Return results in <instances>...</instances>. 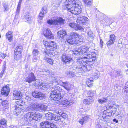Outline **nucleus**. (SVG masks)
<instances>
[{"label": "nucleus", "instance_id": "obj_20", "mask_svg": "<svg viewBox=\"0 0 128 128\" xmlns=\"http://www.w3.org/2000/svg\"><path fill=\"white\" fill-rule=\"evenodd\" d=\"M88 18L85 16L79 17L77 20V22L79 24H82L88 20Z\"/></svg>", "mask_w": 128, "mask_h": 128}, {"label": "nucleus", "instance_id": "obj_38", "mask_svg": "<svg viewBox=\"0 0 128 128\" xmlns=\"http://www.w3.org/2000/svg\"><path fill=\"white\" fill-rule=\"evenodd\" d=\"M24 18L28 21H30L31 20V18L29 16V12H27L24 15Z\"/></svg>", "mask_w": 128, "mask_h": 128}, {"label": "nucleus", "instance_id": "obj_4", "mask_svg": "<svg viewBox=\"0 0 128 128\" xmlns=\"http://www.w3.org/2000/svg\"><path fill=\"white\" fill-rule=\"evenodd\" d=\"M82 40V37L77 33L73 32L70 33L69 38L67 39L68 42L70 44H77L78 43V41Z\"/></svg>", "mask_w": 128, "mask_h": 128}, {"label": "nucleus", "instance_id": "obj_17", "mask_svg": "<svg viewBox=\"0 0 128 128\" xmlns=\"http://www.w3.org/2000/svg\"><path fill=\"white\" fill-rule=\"evenodd\" d=\"M50 125V122L48 121H46L41 123L40 126L42 128H49Z\"/></svg>", "mask_w": 128, "mask_h": 128}, {"label": "nucleus", "instance_id": "obj_25", "mask_svg": "<svg viewBox=\"0 0 128 128\" xmlns=\"http://www.w3.org/2000/svg\"><path fill=\"white\" fill-rule=\"evenodd\" d=\"M52 80L54 82H56L58 84L62 86L64 82H62L61 80L58 78H53Z\"/></svg>", "mask_w": 128, "mask_h": 128}, {"label": "nucleus", "instance_id": "obj_46", "mask_svg": "<svg viewBox=\"0 0 128 128\" xmlns=\"http://www.w3.org/2000/svg\"><path fill=\"white\" fill-rule=\"evenodd\" d=\"M45 14H44V13L40 12L39 14V16L38 17L39 19L40 20H42Z\"/></svg>", "mask_w": 128, "mask_h": 128}, {"label": "nucleus", "instance_id": "obj_56", "mask_svg": "<svg viewBox=\"0 0 128 128\" xmlns=\"http://www.w3.org/2000/svg\"><path fill=\"white\" fill-rule=\"evenodd\" d=\"M6 68V64H4L3 66L2 70V71L5 72Z\"/></svg>", "mask_w": 128, "mask_h": 128}, {"label": "nucleus", "instance_id": "obj_47", "mask_svg": "<svg viewBox=\"0 0 128 128\" xmlns=\"http://www.w3.org/2000/svg\"><path fill=\"white\" fill-rule=\"evenodd\" d=\"M3 7L4 10V11H7L8 10L9 7L7 3H4L3 4Z\"/></svg>", "mask_w": 128, "mask_h": 128}, {"label": "nucleus", "instance_id": "obj_41", "mask_svg": "<svg viewBox=\"0 0 128 128\" xmlns=\"http://www.w3.org/2000/svg\"><path fill=\"white\" fill-rule=\"evenodd\" d=\"M33 54L34 56H40L39 51L36 49H34L33 52Z\"/></svg>", "mask_w": 128, "mask_h": 128}, {"label": "nucleus", "instance_id": "obj_14", "mask_svg": "<svg viewBox=\"0 0 128 128\" xmlns=\"http://www.w3.org/2000/svg\"><path fill=\"white\" fill-rule=\"evenodd\" d=\"M70 26L76 30H80L82 31L84 30V28L80 26L77 25L75 23H71L69 24Z\"/></svg>", "mask_w": 128, "mask_h": 128}, {"label": "nucleus", "instance_id": "obj_30", "mask_svg": "<svg viewBox=\"0 0 128 128\" xmlns=\"http://www.w3.org/2000/svg\"><path fill=\"white\" fill-rule=\"evenodd\" d=\"M22 57V54L19 52L15 53L14 58L15 59L17 60L20 59Z\"/></svg>", "mask_w": 128, "mask_h": 128}, {"label": "nucleus", "instance_id": "obj_34", "mask_svg": "<svg viewBox=\"0 0 128 128\" xmlns=\"http://www.w3.org/2000/svg\"><path fill=\"white\" fill-rule=\"evenodd\" d=\"M108 99L107 98H103L102 99H99L98 100V102L101 104H102L103 103H106L107 102Z\"/></svg>", "mask_w": 128, "mask_h": 128}, {"label": "nucleus", "instance_id": "obj_61", "mask_svg": "<svg viewBox=\"0 0 128 128\" xmlns=\"http://www.w3.org/2000/svg\"><path fill=\"white\" fill-rule=\"evenodd\" d=\"M22 1V0H20L18 6H21V4Z\"/></svg>", "mask_w": 128, "mask_h": 128}, {"label": "nucleus", "instance_id": "obj_48", "mask_svg": "<svg viewBox=\"0 0 128 128\" xmlns=\"http://www.w3.org/2000/svg\"><path fill=\"white\" fill-rule=\"evenodd\" d=\"M60 118L59 116L54 115V116H53V120H54L55 121H57L60 120Z\"/></svg>", "mask_w": 128, "mask_h": 128}, {"label": "nucleus", "instance_id": "obj_9", "mask_svg": "<svg viewBox=\"0 0 128 128\" xmlns=\"http://www.w3.org/2000/svg\"><path fill=\"white\" fill-rule=\"evenodd\" d=\"M32 95L35 98H38L40 100L45 98V95L40 92H32Z\"/></svg>", "mask_w": 128, "mask_h": 128}, {"label": "nucleus", "instance_id": "obj_54", "mask_svg": "<svg viewBox=\"0 0 128 128\" xmlns=\"http://www.w3.org/2000/svg\"><path fill=\"white\" fill-rule=\"evenodd\" d=\"M40 58V56H37V57L36 58L35 57H34L33 59V60L34 62H36V60H37L38 59Z\"/></svg>", "mask_w": 128, "mask_h": 128}, {"label": "nucleus", "instance_id": "obj_15", "mask_svg": "<svg viewBox=\"0 0 128 128\" xmlns=\"http://www.w3.org/2000/svg\"><path fill=\"white\" fill-rule=\"evenodd\" d=\"M10 89L7 85L4 87L1 91V93L2 94L8 96V95L10 90Z\"/></svg>", "mask_w": 128, "mask_h": 128}, {"label": "nucleus", "instance_id": "obj_16", "mask_svg": "<svg viewBox=\"0 0 128 128\" xmlns=\"http://www.w3.org/2000/svg\"><path fill=\"white\" fill-rule=\"evenodd\" d=\"M15 109L14 111V114H16L17 115H18L21 113L22 112H23L24 110L23 107L21 108L18 106H15Z\"/></svg>", "mask_w": 128, "mask_h": 128}, {"label": "nucleus", "instance_id": "obj_2", "mask_svg": "<svg viewBox=\"0 0 128 128\" xmlns=\"http://www.w3.org/2000/svg\"><path fill=\"white\" fill-rule=\"evenodd\" d=\"M77 0H66L65 5L68 10L74 14H78L82 11L81 7L76 2Z\"/></svg>", "mask_w": 128, "mask_h": 128}, {"label": "nucleus", "instance_id": "obj_52", "mask_svg": "<svg viewBox=\"0 0 128 128\" xmlns=\"http://www.w3.org/2000/svg\"><path fill=\"white\" fill-rule=\"evenodd\" d=\"M48 87V84H42V86L40 87V88H42V89L44 90L46 89Z\"/></svg>", "mask_w": 128, "mask_h": 128}, {"label": "nucleus", "instance_id": "obj_29", "mask_svg": "<svg viewBox=\"0 0 128 128\" xmlns=\"http://www.w3.org/2000/svg\"><path fill=\"white\" fill-rule=\"evenodd\" d=\"M93 82V79L92 78H90L87 81L86 84L88 86L91 87L92 86Z\"/></svg>", "mask_w": 128, "mask_h": 128}, {"label": "nucleus", "instance_id": "obj_58", "mask_svg": "<svg viewBox=\"0 0 128 128\" xmlns=\"http://www.w3.org/2000/svg\"><path fill=\"white\" fill-rule=\"evenodd\" d=\"M100 45L101 46V48H102L103 46V42L101 39H100Z\"/></svg>", "mask_w": 128, "mask_h": 128}, {"label": "nucleus", "instance_id": "obj_33", "mask_svg": "<svg viewBox=\"0 0 128 128\" xmlns=\"http://www.w3.org/2000/svg\"><path fill=\"white\" fill-rule=\"evenodd\" d=\"M42 82H40L38 80L36 81L34 84V85L36 86V88H39L41 86H42Z\"/></svg>", "mask_w": 128, "mask_h": 128}, {"label": "nucleus", "instance_id": "obj_57", "mask_svg": "<svg viewBox=\"0 0 128 128\" xmlns=\"http://www.w3.org/2000/svg\"><path fill=\"white\" fill-rule=\"evenodd\" d=\"M121 73V71L120 70H118L117 71V75L118 76H120Z\"/></svg>", "mask_w": 128, "mask_h": 128}, {"label": "nucleus", "instance_id": "obj_64", "mask_svg": "<svg viewBox=\"0 0 128 128\" xmlns=\"http://www.w3.org/2000/svg\"><path fill=\"white\" fill-rule=\"evenodd\" d=\"M114 122H116V123H118V120H117L116 119H114Z\"/></svg>", "mask_w": 128, "mask_h": 128}, {"label": "nucleus", "instance_id": "obj_1", "mask_svg": "<svg viewBox=\"0 0 128 128\" xmlns=\"http://www.w3.org/2000/svg\"><path fill=\"white\" fill-rule=\"evenodd\" d=\"M88 48L84 46L77 50H74L72 51L73 54L74 55H84L82 58H79L77 60L79 63L78 68L79 69L80 72L90 71L92 68L93 64H90V62L96 60V54L90 52H88Z\"/></svg>", "mask_w": 128, "mask_h": 128}, {"label": "nucleus", "instance_id": "obj_37", "mask_svg": "<svg viewBox=\"0 0 128 128\" xmlns=\"http://www.w3.org/2000/svg\"><path fill=\"white\" fill-rule=\"evenodd\" d=\"M88 37L89 39H93L94 36V34L92 31H90L88 33Z\"/></svg>", "mask_w": 128, "mask_h": 128}, {"label": "nucleus", "instance_id": "obj_19", "mask_svg": "<svg viewBox=\"0 0 128 128\" xmlns=\"http://www.w3.org/2000/svg\"><path fill=\"white\" fill-rule=\"evenodd\" d=\"M58 36L59 38L64 39V37L67 35L66 31L64 30H61L58 32Z\"/></svg>", "mask_w": 128, "mask_h": 128}, {"label": "nucleus", "instance_id": "obj_62", "mask_svg": "<svg viewBox=\"0 0 128 128\" xmlns=\"http://www.w3.org/2000/svg\"><path fill=\"white\" fill-rule=\"evenodd\" d=\"M4 72L2 71L0 74V76L1 78H2V77L3 75V74H4Z\"/></svg>", "mask_w": 128, "mask_h": 128}, {"label": "nucleus", "instance_id": "obj_5", "mask_svg": "<svg viewBox=\"0 0 128 128\" xmlns=\"http://www.w3.org/2000/svg\"><path fill=\"white\" fill-rule=\"evenodd\" d=\"M54 90L51 92L50 96L53 100H55L58 101L60 100L63 96H61V94L60 93V92H62L63 90H62L59 86H55Z\"/></svg>", "mask_w": 128, "mask_h": 128}, {"label": "nucleus", "instance_id": "obj_60", "mask_svg": "<svg viewBox=\"0 0 128 128\" xmlns=\"http://www.w3.org/2000/svg\"><path fill=\"white\" fill-rule=\"evenodd\" d=\"M62 116L64 119H66V114H62Z\"/></svg>", "mask_w": 128, "mask_h": 128}, {"label": "nucleus", "instance_id": "obj_36", "mask_svg": "<svg viewBox=\"0 0 128 128\" xmlns=\"http://www.w3.org/2000/svg\"><path fill=\"white\" fill-rule=\"evenodd\" d=\"M16 103L17 104V105L16 106L22 108V106L23 105L25 104V103L22 100H20L18 102H17Z\"/></svg>", "mask_w": 128, "mask_h": 128}, {"label": "nucleus", "instance_id": "obj_49", "mask_svg": "<svg viewBox=\"0 0 128 128\" xmlns=\"http://www.w3.org/2000/svg\"><path fill=\"white\" fill-rule=\"evenodd\" d=\"M114 42V40H111L110 39V40L108 41L107 42V44L108 46L110 45L113 44Z\"/></svg>", "mask_w": 128, "mask_h": 128}, {"label": "nucleus", "instance_id": "obj_27", "mask_svg": "<svg viewBox=\"0 0 128 128\" xmlns=\"http://www.w3.org/2000/svg\"><path fill=\"white\" fill-rule=\"evenodd\" d=\"M54 115L51 113L48 112L46 114V119L49 120H53V116H54Z\"/></svg>", "mask_w": 128, "mask_h": 128}, {"label": "nucleus", "instance_id": "obj_63", "mask_svg": "<svg viewBox=\"0 0 128 128\" xmlns=\"http://www.w3.org/2000/svg\"><path fill=\"white\" fill-rule=\"evenodd\" d=\"M26 99L27 100H31V98L29 97L28 96H27L26 98Z\"/></svg>", "mask_w": 128, "mask_h": 128}, {"label": "nucleus", "instance_id": "obj_11", "mask_svg": "<svg viewBox=\"0 0 128 128\" xmlns=\"http://www.w3.org/2000/svg\"><path fill=\"white\" fill-rule=\"evenodd\" d=\"M32 112H30L27 113L24 116V119L25 121L30 122L33 120L32 117Z\"/></svg>", "mask_w": 128, "mask_h": 128}, {"label": "nucleus", "instance_id": "obj_55", "mask_svg": "<svg viewBox=\"0 0 128 128\" xmlns=\"http://www.w3.org/2000/svg\"><path fill=\"white\" fill-rule=\"evenodd\" d=\"M51 128H57L56 126L53 124H51L50 123V127Z\"/></svg>", "mask_w": 128, "mask_h": 128}, {"label": "nucleus", "instance_id": "obj_28", "mask_svg": "<svg viewBox=\"0 0 128 128\" xmlns=\"http://www.w3.org/2000/svg\"><path fill=\"white\" fill-rule=\"evenodd\" d=\"M6 36L10 42H11L12 40V32L10 31L6 34Z\"/></svg>", "mask_w": 128, "mask_h": 128}, {"label": "nucleus", "instance_id": "obj_32", "mask_svg": "<svg viewBox=\"0 0 128 128\" xmlns=\"http://www.w3.org/2000/svg\"><path fill=\"white\" fill-rule=\"evenodd\" d=\"M84 1L85 6L89 7L91 5L92 2L90 0H84Z\"/></svg>", "mask_w": 128, "mask_h": 128}, {"label": "nucleus", "instance_id": "obj_43", "mask_svg": "<svg viewBox=\"0 0 128 128\" xmlns=\"http://www.w3.org/2000/svg\"><path fill=\"white\" fill-rule=\"evenodd\" d=\"M99 74V72L97 70H96L94 72V77L96 79H98L100 76Z\"/></svg>", "mask_w": 128, "mask_h": 128}, {"label": "nucleus", "instance_id": "obj_6", "mask_svg": "<svg viewBox=\"0 0 128 128\" xmlns=\"http://www.w3.org/2000/svg\"><path fill=\"white\" fill-rule=\"evenodd\" d=\"M64 98V100L60 103L62 105H65V106H68L74 103V100L71 98L72 95L71 94H68L63 97Z\"/></svg>", "mask_w": 128, "mask_h": 128}, {"label": "nucleus", "instance_id": "obj_44", "mask_svg": "<svg viewBox=\"0 0 128 128\" xmlns=\"http://www.w3.org/2000/svg\"><path fill=\"white\" fill-rule=\"evenodd\" d=\"M41 72H44L43 74L45 75H48L50 73V71L48 70H45L41 69L40 70Z\"/></svg>", "mask_w": 128, "mask_h": 128}, {"label": "nucleus", "instance_id": "obj_45", "mask_svg": "<svg viewBox=\"0 0 128 128\" xmlns=\"http://www.w3.org/2000/svg\"><path fill=\"white\" fill-rule=\"evenodd\" d=\"M41 12L44 13V14H46L47 13V12L46 7L44 6L42 8Z\"/></svg>", "mask_w": 128, "mask_h": 128}, {"label": "nucleus", "instance_id": "obj_40", "mask_svg": "<svg viewBox=\"0 0 128 128\" xmlns=\"http://www.w3.org/2000/svg\"><path fill=\"white\" fill-rule=\"evenodd\" d=\"M45 56V57L46 58V61H47V62H48V63L50 64L51 65H52L53 64V63H54V60L51 59V58H48L47 56H48V55H44Z\"/></svg>", "mask_w": 128, "mask_h": 128}, {"label": "nucleus", "instance_id": "obj_50", "mask_svg": "<svg viewBox=\"0 0 128 128\" xmlns=\"http://www.w3.org/2000/svg\"><path fill=\"white\" fill-rule=\"evenodd\" d=\"M116 36L115 35L113 34H111L110 36V39L111 40H113L114 42L116 40Z\"/></svg>", "mask_w": 128, "mask_h": 128}, {"label": "nucleus", "instance_id": "obj_26", "mask_svg": "<svg viewBox=\"0 0 128 128\" xmlns=\"http://www.w3.org/2000/svg\"><path fill=\"white\" fill-rule=\"evenodd\" d=\"M6 126V121L4 119L1 120L0 123V128H5Z\"/></svg>", "mask_w": 128, "mask_h": 128}, {"label": "nucleus", "instance_id": "obj_39", "mask_svg": "<svg viewBox=\"0 0 128 128\" xmlns=\"http://www.w3.org/2000/svg\"><path fill=\"white\" fill-rule=\"evenodd\" d=\"M124 90V93L126 94V95L128 96V82L126 83Z\"/></svg>", "mask_w": 128, "mask_h": 128}, {"label": "nucleus", "instance_id": "obj_35", "mask_svg": "<svg viewBox=\"0 0 128 128\" xmlns=\"http://www.w3.org/2000/svg\"><path fill=\"white\" fill-rule=\"evenodd\" d=\"M22 46H18L14 50L15 53L17 52L20 53V52L22 54Z\"/></svg>", "mask_w": 128, "mask_h": 128}, {"label": "nucleus", "instance_id": "obj_10", "mask_svg": "<svg viewBox=\"0 0 128 128\" xmlns=\"http://www.w3.org/2000/svg\"><path fill=\"white\" fill-rule=\"evenodd\" d=\"M36 78L34 74L31 72L29 74L28 76L26 78V82L29 83H31L36 80Z\"/></svg>", "mask_w": 128, "mask_h": 128}, {"label": "nucleus", "instance_id": "obj_8", "mask_svg": "<svg viewBox=\"0 0 128 128\" xmlns=\"http://www.w3.org/2000/svg\"><path fill=\"white\" fill-rule=\"evenodd\" d=\"M45 36L48 39H53L54 36L51 32L49 29L45 30L43 32Z\"/></svg>", "mask_w": 128, "mask_h": 128}, {"label": "nucleus", "instance_id": "obj_3", "mask_svg": "<svg viewBox=\"0 0 128 128\" xmlns=\"http://www.w3.org/2000/svg\"><path fill=\"white\" fill-rule=\"evenodd\" d=\"M43 43L46 50L44 52V54L48 56L51 54V53L49 52L56 50L58 46L56 43L54 42H48V41H44Z\"/></svg>", "mask_w": 128, "mask_h": 128}, {"label": "nucleus", "instance_id": "obj_24", "mask_svg": "<svg viewBox=\"0 0 128 128\" xmlns=\"http://www.w3.org/2000/svg\"><path fill=\"white\" fill-rule=\"evenodd\" d=\"M94 101V99L88 98L84 100V103L86 104H92Z\"/></svg>", "mask_w": 128, "mask_h": 128}, {"label": "nucleus", "instance_id": "obj_7", "mask_svg": "<svg viewBox=\"0 0 128 128\" xmlns=\"http://www.w3.org/2000/svg\"><path fill=\"white\" fill-rule=\"evenodd\" d=\"M66 23L65 20L61 18L56 17L48 20L47 23L50 24L58 25L64 24Z\"/></svg>", "mask_w": 128, "mask_h": 128}, {"label": "nucleus", "instance_id": "obj_23", "mask_svg": "<svg viewBox=\"0 0 128 128\" xmlns=\"http://www.w3.org/2000/svg\"><path fill=\"white\" fill-rule=\"evenodd\" d=\"M95 94V91L94 90H90L89 91H88L87 92L86 95L87 96H88V98L94 99V96Z\"/></svg>", "mask_w": 128, "mask_h": 128}, {"label": "nucleus", "instance_id": "obj_59", "mask_svg": "<svg viewBox=\"0 0 128 128\" xmlns=\"http://www.w3.org/2000/svg\"><path fill=\"white\" fill-rule=\"evenodd\" d=\"M0 56L3 58H4L6 56V54H3L2 55H0Z\"/></svg>", "mask_w": 128, "mask_h": 128}, {"label": "nucleus", "instance_id": "obj_53", "mask_svg": "<svg viewBox=\"0 0 128 128\" xmlns=\"http://www.w3.org/2000/svg\"><path fill=\"white\" fill-rule=\"evenodd\" d=\"M8 102L6 100L3 101L2 103V105L5 107H6L8 105Z\"/></svg>", "mask_w": 128, "mask_h": 128}, {"label": "nucleus", "instance_id": "obj_22", "mask_svg": "<svg viewBox=\"0 0 128 128\" xmlns=\"http://www.w3.org/2000/svg\"><path fill=\"white\" fill-rule=\"evenodd\" d=\"M89 116L88 115H86L82 118L80 120L79 122L82 125H83L84 123H85L88 120Z\"/></svg>", "mask_w": 128, "mask_h": 128}, {"label": "nucleus", "instance_id": "obj_12", "mask_svg": "<svg viewBox=\"0 0 128 128\" xmlns=\"http://www.w3.org/2000/svg\"><path fill=\"white\" fill-rule=\"evenodd\" d=\"M61 58L62 60L65 63L68 62H70L72 61V58L67 56L65 54H63L61 56Z\"/></svg>", "mask_w": 128, "mask_h": 128}, {"label": "nucleus", "instance_id": "obj_51", "mask_svg": "<svg viewBox=\"0 0 128 128\" xmlns=\"http://www.w3.org/2000/svg\"><path fill=\"white\" fill-rule=\"evenodd\" d=\"M20 7L21 6H18V7L16 12V15H18L19 13L20 10Z\"/></svg>", "mask_w": 128, "mask_h": 128}, {"label": "nucleus", "instance_id": "obj_31", "mask_svg": "<svg viewBox=\"0 0 128 128\" xmlns=\"http://www.w3.org/2000/svg\"><path fill=\"white\" fill-rule=\"evenodd\" d=\"M40 104H35L32 106L34 109L35 110H39L40 109Z\"/></svg>", "mask_w": 128, "mask_h": 128}, {"label": "nucleus", "instance_id": "obj_13", "mask_svg": "<svg viewBox=\"0 0 128 128\" xmlns=\"http://www.w3.org/2000/svg\"><path fill=\"white\" fill-rule=\"evenodd\" d=\"M14 98L16 100L20 99L22 96V94L21 92L17 90L14 91L13 93Z\"/></svg>", "mask_w": 128, "mask_h": 128}, {"label": "nucleus", "instance_id": "obj_21", "mask_svg": "<svg viewBox=\"0 0 128 128\" xmlns=\"http://www.w3.org/2000/svg\"><path fill=\"white\" fill-rule=\"evenodd\" d=\"M32 114H33L32 117L33 118V120L36 121L40 120L41 116L40 114L36 113L35 112H32Z\"/></svg>", "mask_w": 128, "mask_h": 128}, {"label": "nucleus", "instance_id": "obj_42", "mask_svg": "<svg viewBox=\"0 0 128 128\" xmlns=\"http://www.w3.org/2000/svg\"><path fill=\"white\" fill-rule=\"evenodd\" d=\"M48 107L45 105L40 104V109L43 110H47Z\"/></svg>", "mask_w": 128, "mask_h": 128}, {"label": "nucleus", "instance_id": "obj_18", "mask_svg": "<svg viewBox=\"0 0 128 128\" xmlns=\"http://www.w3.org/2000/svg\"><path fill=\"white\" fill-rule=\"evenodd\" d=\"M62 86L67 91H69L72 89V86L68 82H64Z\"/></svg>", "mask_w": 128, "mask_h": 128}]
</instances>
